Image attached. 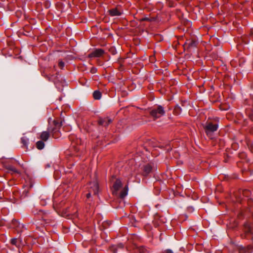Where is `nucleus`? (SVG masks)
Instances as JSON below:
<instances>
[{"mask_svg": "<svg viewBox=\"0 0 253 253\" xmlns=\"http://www.w3.org/2000/svg\"><path fill=\"white\" fill-rule=\"evenodd\" d=\"M111 181L112 182H114L112 190V192L114 195L119 196L121 198H124L127 195L128 191L127 187H125L119 192V190H120L122 187V184L120 179L113 176Z\"/></svg>", "mask_w": 253, "mask_h": 253, "instance_id": "1", "label": "nucleus"}, {"mask_svg": "<svg viewBox=\"0 0 253 253\" xmlns=\"http://www.w3.org/2000/svg\"><path fill=\"white\" fill-rule=\"evenodd\" d=\"M151 116L154 119H157L164 115L165 111L162 106L154 107L150 112Z\"/></svg>", "mask_w": 253, "mask_h": 253, "instance_id": "2", "label": "nucleus"}, {"mask_svg": "<svg viewBox=\"0 0 253 253\" xmlns=\"http://www.w3.org/2000/svg\"><path fill=\"white\" fill-rule=\"evenodd\" d=\"M99 192V186L96 180L90 182L89 184L88 193L86 195L87 198H89L92 194L97 195Z\"/></svg>", "mask_w": 253, "mask_h": 253, "instance_id": "3", "label": "nucleus"}, {"mask_svg": "<svg viewBox=\"0 0 253 253\" xmlns=\"http://www.w3.org/2000/svg\"><path fill=\"white\" fill-rule=\"evenodd\" d=\"M204 128L207 135L211 137L212 136L213 132L217 130L218 125L212 124L211 123H207L204 126Z\"/></svg>", "mask_w": 253, "mask_h": 253, "instance_id": "4", "label": "nucleus"}, {"mask_svg": "<svg viewBox=\"0 0 253 253\" xmlns=\"http://www.w3.org/2000/svg\"><path fill=\"white\" fill-rule=\"evenodd\" d=\"M141 169L143 170L142 175L144 176H147L152 173L155 169L154 164L152 163L146 164L142 166Z\"/></svg>", "mask_w": 253, "mask_h": 253, "instance_id": "5", "label": "nucleus"}, {"mask_svg": "<svg viewBox=\"0 0 253 253\" xmlns=\"http://www.w3.org/2000/svg\"><path fill=\"white\" fill-rule=\"evenodd\" d=\"M198 44V42L196 39H189L186 41L185 43V45L187 48L195 47Z\"/></svg>", "mask_w": 253, "mask_h": 253, "instance_id": "6", "label": "nucleus"}, {"mask_svg": "<svg viewBox=\"0 0 253 253\" xmlns=\"http://www.w3.org/2000/svg\"><path fill=\"white\" fill-rule=\"evenodd\" d=\"M104 53V50L102 49H96L90 53L89 55L90 57H99Z\"/></svg>", "mask_w": 253, "mask_h": 253, "instance_id": "7", "label": "nucleus"}, {"mask_svg": "<svg viewBox=\"0 0 253 253\" xmlns=\"http://www.w3.org/2000/svg\"><path fill=\"white\" fill-rule=\"evenodd\" d=\"M112 122V120L108 118H105L103 119H100L98 123L99 125L103 126H107Z\"/></svg>", "mask_w": 253, "mask_h": 253, "instance_id": "8", "label": "nucleus"}, {"mask_svg": "<svg viewBox=\"0 0 253 253\" xmlns=\"http://www.w3.org/2000/svg\"><path fill=\"white\" fill-rule=\"evenodd\" d=\"M109 14L112 16H118L122 14V12L117 8H113L109 10Z\"/></svg>", "mask_w": 253, "mask_h": 253, "instance_id": "9", "label": "nucleus"}, {"mask_svg": "<svg viewBox=\"0 0 253 253\" xmlns=\"http://www.w3.org/2000/svg\"><path fill=\"white\" fill-rule=\"evenodd\" d=\"M124 247V245L122 243H120L117 245H112L110 247V251L113 253H117V250L118 249H122Z\"/></svg>", "mask_w": 253, "mask_h": 253, "instance_id": "10", "label": "nucleus"}, {"mask_svg": "<svg viewBox=\"0 0 253 253\" xmlns=\"http://www.w3.org/2000/svg\"><path fill=\"white\" fill-rule=\"evenodd\" d=\"M49 136V134L47 131H43L40 136V138L42 141H46Z\"/></svg>", "mask_w": 253, "mask_h": 253, "instance_id": "11", "label": "nucleus"}, {"mask_svg": "<svg viewBox=\"0 0 253 253\" xmlns=\"http://www.w3.org/2000/svg\"><path fill=\"white\" fill-rule=\"evenodd\" d=\"M93 97L95 99H100L101 97V93L99 91L95 90L93 93Z\"/></svg>", "mask_w": 253, "mask_h": 253, "instance_id": "12", "label": "nucleus"}, {"mask_svg": "<svg viewBox=\"0 0 253 253\" xmlns=\"http://www.w3.org/2000/svg\"><path fill=\"white\" fill-rule=\"evenodd\" d=\"M36 146L38 149L42 150L44 147V143L42 140L38 141L36 143Z\"/></svg>", "mask_w": 253, "mask_h": 253, "instance_id": "13", "label": "nucleus"}, {"mask_svg": "<svg viewBox=\"0 0 253 253\" xmlns=\"http://www.w3.org/2000/svg\"><path fill=\"white\" fill-rule=\"evenodd\" d=\"M6 169L9 171H12L14 173H18V170L16 169L11 165L6 166Z\"/></svg>", "mask_w": 253, "mask_h": 253, "instance_id": "14", "label": "nucleus"}, {"mask_svg": "<svg viewBox=\"0 0 253 253\" xmlns=\"http://www.w3.org/2000/svg\"><path fill=\"white\" fill-rule=\"evenodd\" d=\"M21 140L22 143L24 145V146L27 147L29 143V139L25 136H23L21 138Z\"/></svg>", "mask_w": 253, "mask_h": 253, "instance_id": "15", "label": "nucleus"}, {"mask_svg": "<svg viewBox=\"0 0 253 253\" xmlns=\"http://www.w3.org/2000/svg\"><path fill=\"white\" fill-rule=\"evenodd\" d=\"M181 112V108L178 105H176L174 109V112L176 115H179Z\"/></svg>", "mask_w": 253, "mask_h": 253, "instance_id": "16", "label": "nucleus"}, {"mask_svg": "<svg viewBox=\"0 0 253 253\" xmlns=\"http://www.w3.org/2000/svg\"><path fill=\"white\" fill-rule=\"evenodd\" d=\"M11 243L12 244V245H16V243H17V239L16 238H13L11 240Z\"/></svg>", "mask_w": 253, "mask_h": 253, "instance_id": "17", "label": "nucleus"}, {"mask_svg": "<svg viewBox=\"0 0 253 253\" xmlns=\"http://www.w3.org/2000/svg\"><path fill=\"white\" fill-rule=\"evenodd\" d=\"M162 253H173V252L170 249H167L163 251Z\"/></svg>", "mask_w": 253, "mask_h": 253, "instance_id": "18", "label": "nucleus"}, {"mask_svg": "<svg viewBox=\"0 0 253 253\" xmlns=\"http://www.w3.org/2000/svg\"><path fill=\"white\" fill-rule=\"evenodd\" d=\"M58 65L62 69L64 66V63L63 61H60Z\"/></svg>", "mask_w": 253, "mask_h": 253, "instance_id": "19", "label": "nucleus"}, {"mask_svg": "<svg viewBox=\"0 0 253 253\" xmlns=\"http://www.w3.org/2000/svg\"><path fill=\"white\" fill-rule=\"evenodd\" d=\"M32 212H33V213L34 214H39V212L42 213V211L40 210V211H37V210H36V211H35V210H34V211H33Z\"/></svg>", "mask_w": 253, "mask_h": 253, "instance_id": "20", "label": "nucleus"}, {"mask_svg": "<svg viewBox=\"0 0 253 253\" xmlns=\"http://www.w3.org/2000/svg\"><path fill=\"white\" fill-rule=\"evenodd\" d=\"M54 124L56 127H59L60 126V124L56 121H54Z\"/></svg>", "mask_w": 253, "mask_h": 253, "instance_id": "21", "label": "nucleus"}, {"mask_svg": "<svg viewBox=\"0 0 253 253\" xmlns=\"http://www.w3.org/2000/svg\"><path fill=\"white\" fill-rule=\"evenodd\" d=\"M246 230H246V232H247L250 233V232H251V228H250V227H248V228H247Z\"/></svg>", "mask_w": 253, "mask_h": 253, "instance_id": "22", "label": "nucleus"}, {"mask_svg": "<svg viewBox=\"0 0 253 253\" xmlns=\"http://www.w3.org/2000/svg\"><path fill=\"white\" fill-rule=\"evenodd\" d=\"M249 116H250V119H251L252 121H253V114H251V115H249Z\"/></svg>", "mask_w": 253, "mask_h": 253, "instance_id": "23", "label": "nucleus"}, {"mask_svg": "<svg viewBox=\"0 0 253 253\" xmlns=\"http://www.w3.org/2000/svg\"><path fill=\"white\" fill-rule=\"evenodd\" d=\"M52 131H55V132L57 131L56 128L53 129Z\"/></svg>", "mask_w": 253, "mask_h": 253, "instance_id": "24", "label": "nucleus"}, {"mask_svg": "<svg viewBox=\"0 0 253 253\" xmlns=\"http://www.w3.org/2000/svg\"><path fill=\"white\" fill-rule=\"evenodd\" d=\"M13 224H16L17 223V221L16 220H14L13 221Z\"/></svg>", "mask_w": 253, "mask_h": 253, "instance_id": "25", "label": "nucleus"}, {"mask_svg": "<svg viewBox=\"0 0 253 253\" xmlns=\"http://www.w3.org/2000/svg\"><path fill=\"white\" fill-rule=\"evenodd\" d=\"M148 18H146L144 19L143 20H148Z\"/></svg>", "mask_w": 253, "mask_h": 253, "instance_id": "26", "label": "nucleus"}]
</instances>
